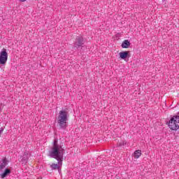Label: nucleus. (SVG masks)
<instances>
[{
	"mask_svg": "<svg viewBox=\"0 0 179 179\" xmlns=\"http://www.w3.org/2000/svg\"><path fill=\"white\" fill-rule=\"evenodd\" d=\"M64 152L65 150L62 148V145L58 144V139H55L52 148L49 151L50 157L56 160H64Z\"/></svg>",
	"mask_w": 179,
	"mask_h": 179,
	"instance_id": "f257e3e1",
	"label": "nucleus"
},
{
	"mask_svg": "<svg viewBox=\"0 0 179 179\" xmlns=\"http://www.w3.org/2000/svg\"><path fill=\"white\" fill-rule=\"evenodd\" d=\"M69 120V115H68V112L65 110H60L57 116V127L59 129H66Z\"/></svg>",
	"mask_w": 179,
	"mask_h": 179,
	"instance_id": "f03ea898",
	"label": "nucleus"
},
{
	"mask_svg": "<svg viewBox=\"0 0 179 179\" xmlns=\"http://www.w3.org/2000/svg\"><path fill=\"white\" fill-rule=\"evenodd\" d=\"M169 127L171 131H177L179 129V116L173 115L169 122Z\"/></svg>",
	"mask_w": 179,
	"mask_h": 179,
	"instance_id": "7ed1b4c3",
	"label": "nucleus"
},
{
	"mask_svg": "<svg viewBox=\"0 0 179 179\" xmlns=\"http://www.w3.org/2000/svg\"><path fill=\"white\" fill-rule=\"evenodd\" d=\"M83 45H85V39H83V36H77L73 43V48L78 50V48H82Z\"/></svg>",
	"mask_w": 179,
	"mask_h": 179,
	"instance_id": "20e7f679",
	"label": "nucleus"
},
{
	"mask_svg": "<svg viewBox=\"0 0 179 179\" xmlns=\"http://www.w3.org/2000/svg\"><path fill=\"white\" fill-rule=\"evenodd\" d=\"M8 62V52L3 48L0 52V65H6Z\"/></svg>",
	"mask_w": 179,
	"mask_h": 179,
	"instance_id": "39448f33",
	"label": "nucleus"
},
{
	"mask_svg": "<svg viewBox=\"0 0 179 179\" xmlns=\"http://www.w3.org/2000/svg\"><path fill=\"white\" fill-rule=\"evenodd\" d=\"M58 162L57 164H52L50 165L51 170H58V171H61V167H62V162L63 159H57Z\"/></svg>",
	"mask_w": 179,
	"mask_h": 179,
	"instance_id": "423d86ee",
	"label": "nucleus"
},
{
	"mask_svg": "<svg viewBox=\"0 0 179 179\" xmlns=\"http://www.w3.org/2000/svg\"><path fill=\"white\" fill-rule=\"evenodd\" d=\"M27 160H29V152H24L22 157L21 162L26 164V163H27Z\"/></svg>",
	"mask_w": 179,
	"mask_h": 179,
	"instance_id": "0eeeda50",
	"label": "nucleus"
},
{
	"mask_svg": "<svg viewBox=\"0 0 179 179\" xmlns=\"http://www.w3.org/2000/svg\"><path fill=\"white\" fill-rule=\"evenodd\" d=\"M129 55V52L128 51H124V52H120L119 53L120 57L121 58V59H125L128 55Z\"/></svg>",
	"mask_w": 179,
	"mask_h": 179,
	"instance_id": "6e6552de",
	"label": "nucleus"
},
{
	"mask_svg": "<svg viewBox=\"0 0 179 179\" xmlns=\"http://www.w3.org/2000/svg\"><path fill=\"white\" fill-rule=\"evenodd\" d=\"M131 45V42L128 40H124L122 43V48H129V46Z\"/></svg>",
	"mask_w": 179,
	"mask_h": 179,
	"instance_id": "1a4fd4ad",
	"label": "nucleus"
},
{
	"mask_svg": "<svg viewBox=\"0 0 179 179\" xmlns=\"http://www.w3.org/2000/svg\"><path fill=\"white\" fill-rule=\"evenodd\" d=\"M133 156L134 159H139L140 156H142V151L141 150H136L134 152Z\"/></svg>",
	"mask_w": 179,
	"mask_h": 179,
	"instance_id": "9d476101",
	"label": "nucleus"
},
{
	"mask_svg": "<svg viewBox=\"0 0 179 179\" xmlns=\"http://www.w3.org/2000/svg\"><path fill=\"white\" fill-rule=\"evenodd\" d=\"M8 166V162H6V159H3L2 163L0 164V172L3 171V169Z\"/></svg>",
	"mask_w": 179,
	"mask_h": 179,
	"instance_id": "9b49d317",
	"label": "nucleus"
},
{
	"mask_svg": "<svg viewBox=\"0 0 179 179\" xmlns=\"http://www.w3.org/2000/svg\"><path fill=\"white\" fill-rule=\"evenodd\" d=\"M8 174H10V171L9 169H6L4 172L0 174V176L1 178H5V177H6V176H8Z\"/></svg>",
	"mask_w": 179,
	"mask_h": 179,
	"instance_id": "f8f14e48",
	"label": "nucleus"
},
{
	"mask_svg": "<svg viewBox=\"0 0 179 179\" xmlns=\"http://www.w3.org/2000/svg\"><path fill=\"white\" fill-rule=\"evenodd\" d=\"M124 145H127V142L124 140L120 141L117 143V146L120 147V148H122V146H124Z\"/></svg>",
	"mask_w": 179,
	"mask_h": 179,
	"instance_id": "ddd939ff",
	"label": "nucleus"
},
{
	"mask_svg": "<svg viewBox=\"0 0 179 179\" xmlns=\"http://www.w3.org/2000/svg\"><path fill=\"white\" fill-rule=\"evenodd\" d=\"M3 132V128H1L0 129V135H1V134H2Z\"/></svg>",
	"mask_w": 179,
	"mask_h": 179,
	"instance_id": "4468645a",
	"label": "nucleus"
},
{
	"mask_svg": "<svg viewBox=\"0 0 179 179\" xmlns=\"http://www.w3.org/2000/svg\"><path fill=\"white\" fill-rule=\"evenodd\" d=\"M20 2H26V0H20Z\"/></svg>",
	"mask_w": 179,
	"mask_h": 179,
	"instance_id": "2eb2a0df",
	"label": "nucleus"
},
{
	"mask_svg": "<svg viewBox=\"0 0 179 179\" xmlns=\"http://www.w3.org/2000/svg\"><path fill=\"white\" fill-rule=\"evenodd\" d=\"M0 114H1V108H0Z\"/></svg>",
	"mask_w": 179,
	"mask_h": 179,
	"instance_id": "dca6fc26",
	"label": "nucleus"
}]
</instances>
